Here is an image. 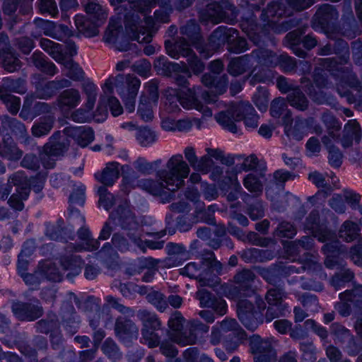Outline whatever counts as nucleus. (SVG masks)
<instances>
[{
	"instance_id": "nucleus-35",
	"label": "nucleus",
	"mask_w": 362,
	"mask_h": 362,
	"mask_svg": "<svg viewBox=\"0 0 362 362\" xmlns=\"http://www.w3.org/2000/svg\"><path fill=\"white\" fill-rule=\"evenodd\" d=\"M250 56L245 54L230 60L228 65V73L234 76L241 75L250 68Z\"/></svg>"
},
{
	"instance_id": "nucleus-4",
	"label": "nucleus",
	"mask_w": 362,
	"mask_h": 362,
	"mask_svg": "<svg viewBox=\"0 0 362 362\" xmlns=\"http://www.w3.org/2000/svg\"><path fill=\"white\" fill-rule=\"evenodd\" d=\"M196 93L195 87L187 88L186 90L168 88L165 90L167 110L169 112L180 110L178 105L180 103L185 109H195L202 112L204 116L211 117L212 115L211 110L197 100Z\"/></svg>"
},
{
	"instance_id": "nucleus-21",
	"label": "nucleus",
	"mask_w": 362,
	"mask_h": 362,
	"mask_svg": "<svg viewBox=\"0 0 362 362\" xmlns=\"http://www.w3.org/2000/svg\"><path fill=\"white\" fill-rule=\"evenodd\" d=\"M237 112L236 120H243L245 125L248 129H255L258 126L259 116L255 110L248 102H239L235 110Z\"/></svg>"
},
{
	"instance_id": "nucleus-64",
	"label": "nucleus",
	"mask_w": 362,
	"mask_h": 362,
	"mask_svg": "<svg viewBox=\"0 0 362 362\" xmlns=\"http://www.w3.org/2000/svg\"><path fill=\"white\" fill-rule=\"evenodd\" d=\"M110 243H106L97 253L98 257L106 264L112 263L118 258V254Z\"/></svg>"
},
{
	"instance_id": "nucleus-49",
	"label": "nucleus",
	"mask_w": 362,
	"mask_h": 362,
	"mask_svg": "<svg viewBox=\"0 0 362 362\" xmlns=\"http://www.w3.org/2000/svg\"><path fill=\"white\" fill-rule=\"evenodd\" d=\"M30 189L28 187L17 189L16 193L13 194L8 201L9 206L17 211H22L24 208L23 201L28 197Z\"/></svg>"
},
{
	"instance_id": "nucleus-7",
	"label": "nucleus",
	"mask_w": 362,
	"mask_h": 362,
	"mask_svg": "<svg viewBox=\"0 0 362 362\" xmlns=\"http://www.w3.org/2000/svg\"><path fill=\"white\" fill-rule=\"evenodd\" d=\"M255 279V273L247 269H244L233 276L234 284H225L223 291L229 298L238 299L247 297L253 293L252 285Z\"/></svg>"
},
{
	"instance_id": "nucleus-62",
	"label": "nucleus",
	"mask_w": 362,
	"mask_h": 362,
	"mask_svg": "<svg viewBox=\"0 0 362 362\" xmlns=\"http://www.w3.org/2000/svg\"><path fill=\"white\" fill-rule=\"evenodd\" d=\"M331 331L335 337V342L339 343L342 345H344V344L349 340L352 335L349 329L338 323H333L331 325Z\"/></svg>"
},
{
	"instance_id": "nucleus-22",
	"label": "nucleus",
	"mask_w": 362,
	"mask_h": 362,
	"mask_svg": "<svg viewBox=\"0 0 362 362\" xmlns=\"http://www.w3.org/2000/svg\"><path fill=\"white\" fill-rule=\"evenodd\" d=\"M64 133L73 138L81 147L87 146L94 139L93 129L87 127H67L64 129Z\"/></svg>"
},
{
	"instance_id": "nucleus-59",
	"label": "nucleus",
	"mask_w": 362,
	"mask_h": 362,
	"mask_svg": "<svg viewBox=\"0 0 362 362\" xmlns=\"http://www.w3.org/2000/svg\"><path fill=\"white\" fill-rule=\"evenodd\" d=\"M144 96L146 100H148L151 103H158L159 93H158V81L156 79H153L144 86V90L141 93L140 97Z\"/></svg>"
},
{
	"instance_id": "nucleus-60",
	"label": "nucleus",
	"mask_w": 362,
	"mask_h": 362,
	"mask_svg": "<svg viewBox=\"0 0 362 362\" xmlns=\"http://www.w3.org/2000/svg\"><path fill=\"white\" fill-rule=\"evenodd\" d=\"M136 138L142 146H147L156 140L154 132L147 127H141L136 129Z\"/></svg>"
},
{
	"instance_id": "nucleus-5",
	"label": "nucleus",
	"mask_w": 362,
	"mask_h": 362,
	"mask_svg": "<svg viewBox=\"0 0 362 362\" xmlns=\"http://www.w3.org/2000/svg\"><path fill=\"white\" fill-rule=\"evenodd\" d=\"M286 15V8L283 0H274L262 10L260 18L267 30L276 33L286 32L293 27L292 21L279 23L280 19Z\"/></svg>"
},
{
	"instance_id": "nucleus-33",
	"label": "nucleus",
	"mask_w": 362,
	"mask_h": 362,
	"mask_svg": "<svg viewBox=\"0 0 362 362\" xmlns=\"http://www.w3.org/2000/svg\"><path fill=\"white\" fill-rule=\"evenodd\" d=\"M359 225L352 221H345L339 230V237L346 243H351L356 240L360 235Z\"/></svg>"
},
{
	"instance_id": "nucleus-10",
	"label": "nucleus",
	"mask_w": 362,
	"mask_h": 362,
	"mask_svg": "<svg viewBox=\"0 0 362 362\" xmlns=\"http://www.w3.org/2000/svg\"><path fill=\"white\" fill-rule=\"evenodd\" d=\"M274 342L273 338H262L259 335L253 334L250 338V346L254 362H276L277 356Z\"/></svg>"
},
{
	"instance_id": "nucleus-55",
	"label": "nucleus",
	"mask_w": 362,
	"mask_h": 362,
	"mask_svg": "<svg viewBox=\"0 0 362 362\" xmlns=\"http://www.w3.org/2000/svg\"><path fill=\"white\" fill-rule=\"evenodd\" d=\"M101 350L105 355L112 361L119 360L122 353L115 341L111 338H107L101 346Z\"/></svg>"
},
{
	"instance_id": "nucleus-37",
	"label": "nucleus",
	"mask_w": 362,
	"mask_h": 362,
	"mask_svg": "<svg viewBox=\"0 0 362 362\" xmlns=\"http://www.w3.org/2000/svg\"><path fill=\"white\" fill-rule=\"evenodd\" d=\"M284 116V122L289 123L291 119V112L287 108L286 101L283 98H277L272 100L270 106V114L273 117L279 118Z\"/></svg>"
},
{
	"instance_id": "nucleus-61",
	"label": "nucleus",
	"mask_w": 362,
	"mask_h": 362,
	"mask_svg": "<svg viewBox=\"0 0 362 362\" xmlns=\"http://www.w3.org/2000/svg\"><path fill=\"white\" fill-rule=\"evenodd\" d=\"M148 303L152 304L160 312H164L168 308L165 296L159 291H153L146 296Z\"/></svg>"
},
{
	"instance_id": "nucleus-31",
	"label": "nucleus",
	"mask_w": 362,
	"mask_h": 362,
	"mask_svg": "<svg viewBox=\"0 0 362 362\" xmlns=\"http://www.w3.org/2000/svg\"><path fill=\"white\" fill-rule=\"evenodd\" d=\"M75 24L80 33L87 37H91L98 35V26L101 23L98 21L93 23L83 16L77 15L75 17Z\"/></svg>"
},
{
	"instance_id": "nucleus-52",
	"label": "nucleus",
	"mask_w": 362,
	"mask_h": 362,
	"mask_svg": "<svg viewBox=\"0 0 362 362\" xmlns=\"http://www.w3.org/2000/svg\"><path fill=\"white\" fill-rule=\"evenodd\" d=\"M73 300L76 304L79 303V300L76 296L74 293H70L69 298L63 302L60 308V315L64 322L67 323L69 321H71L74 319L73 315L75 313V309L73 305Z\"/></svg>"
},
{
	"instance_id": "nucleus-13",
	"label": "nucleus",
	"mask_w": 362,
	"mask_h": 362,
	"mask_svg": "<svg viewBox=\"0 0 362 362\" xmlns=\"http://www.w3.org/2000/svg\"><path fill=\"white\" fill-rule=\"evenodd\" d=\"M180 33L186 36L191 45L206 59L211 57L209 49L205 45L204 39L200 33V28L194 20L189 21L180 28Z\"/></svg>"
},
{
	"instance_id": "nucleus-57",
	"label": "nucleus",
	"mask_w": 362,
	"mask_h": 362,
	"mask_svg": "<svg viewBox=\"0 0 362 362\" xmlns=\"http://www.w3.org/2000/svg\"><path fill=\"white\" fill-rule=\"evenodd\" d=\"M64 221L58 220L55 223H46L45 234L50 240H58L62 238L64 234Z\"/></svg>"
},
{
	"instance_id": "nucleus-36",
	"label": "nucleus",
	"mask_w": 362,
	"mask_h": 362,
	"mask_svg": "<svg viewBox=\"0 0 362 362\" xmlns=\"http://www.w3.org/2000/svg\"><path fill=\"white\" fill-rule=\"evenodd\" d=\"M54 118L53 117H40L31 128L32 135L37 138L47 135L54 127Z\"/></svg>"
},
{
	"instance_id": "nucleus-41",
	"label": "nucleus",
	"mask_w": 362,
	"mask_h": 362,
	"mask_svg": "<svg viewBox=\"0 0 362 362\" xmlns=\"http://www.w3.org/2000/svg\"><path fill=\"white\" fill-rule=\"evenodd\" d=\"M66 69V76L74 81H82L85 78V72L79 64L72 59L66 58L61 63Z\"/></svg>"
},
{
	"instance_id": "nucleus-47",
	"label": "nucleus",
	"mask_w": 362,
	"mask_h": 362,
	"mask_svg": "<svg viewBox=\"0 0 362 362\" xmlns=\"http://www.w3.org/2000/svg\"><path fill=\"white\" fill-rule=\"evenodd\" d=\"M35 327L38 332L43 334L50 333V334H52V333L59 331L60 325L57 317L53 316L40 320L35 324Z\"/></svg>"
},
{
	"instance_id": "nucleus-42",
	"label": "nucleus",
	"mask_w": 362,
	"mask_h": 362,
	"mask_svg": "<svg viewBox=\"0 0 362 362\" xmlns=\"http://www.w3.org/2000/svg\"><path fill=\"white\" fill-rule=\"evenodd\" d=\"M250 57L257 63L267 66L276 65L278 61V57L274 52L264 49L254 50Z\"/></svg>"
},
{
	"instance_id": "nucleus-58",
	"label": "nucleus",
	"mask_w": 362,
	"mask_h": 362,
	"mask_svg": "<svg viewBox=\"0 0 362 362\" xmlns=\"http://www.w3.org/2000/svg\"><path fill=\"white\" fill-rule=\"evenodd\" d=\"M144 96L140 97L139 103L138 106L137 113L140 117L145 122L152 120L153 117V106L156 105V103H151L146 100Z\"/></svg>"
},
{
	"instance_id": "nucleus-53",
	"label": "nucleus",
	"mask_w": 362,
	"mask_h": 362,
	"mask_svg": "<svg viewBox=\"0 0 362 362\" xmlns=\"http://www.w3.org/2000/svg\"><path fill=\"white\" fill-rule=\"evenodd\" d=\"M238 318L243 325L251 331L255 330L260 324L263 323L264 321L262 315L258 312L251 313L247 315L242 313L240 314V317H238Z\"/></svg>"
},
{
	"instance_id": "nucleus-43",
	"label": "nucleus",
	"mask_w": 362,
	"mask_h": 362,
	"mask_svg": "<svg viewBox=\"0 0 362 362\" xmlns=\"http://www.w3.org/2000/svg\"><path fill=\"white\" fill-rule=\"evenodd\" d=\"M85 11L100 23H103L107 17V11L98 0H88L85 5Z\"/></svg>"
},
{
	"instance_id": "nucleus-8",
	"label": "nucleus",
	"mask_w": 362,
	"mask_h": 362,
	"mask_svg": "<svg viewBox=\"0 0 362 362\" xmlns=\"http://www.w3.org/2000/svg\"><path fill=\"white\" fill-rule=\"evenodd\" d=\"M70 223L74 226L76 225L80 228L77 232L78 238L85 241L86 246L83 247L80 244L74 245L70 244L66 247L67 252H80L83 250L93 251L96 250L100 247V243L98 240L91 238V233L88 228L84 227L85 218L78 211H71L69 217Z\"/></svg>"
},
{
	"instance_id": "nucleus-54",
	"label": "nucleus",
	"mask_w": 362,
	"mask_h": 362,
	"mask_svg": "<svg viewBox=\"0 0 362 362\" xmlns=\"http://www.w3.org/2000/svg\"><path fill=\"white\" fill-rule=\"evenodd\" d=\"M159 329H141V342L144 344H146L150 349L158 347L160 341V337L156 332Z\"/></svg>"
},
{
	"instance_id": "nucleus-40",
	"label": "nucleus",
	"mask_w": 362,
	"mask_h": 362,
	"mask_svg": "<svg viewBox=\"0 0 362 362\" xmlns=\"http://www.w3.org/2000/svg\"><path fill=\"white\" fill-rule=\"evenodd\" d=\"M168 337L172 341L182 346L195 344L198 340V336L192 334L188 327L185 331L170 332Z\"/></svg>"
},
{
	"instance_id": "nucleus-39",
	"label": "nucleus",
	"mask_w": 362,
	"mask_h": 362,
	"mask_svg": "<svg viewBox=\"0 0 362 362\" xmlns=\"http://www.w3.org/2000/svg\"><path fill=\"white\" fill-rule=\"evenodd\" d=\"M317 240L322 243H326L322 247V250L326 255H334L338 253L341 248V243L339 240H333L334 236L330 231L324 230L317 236Z\"/></svg>"
},
{
	"instance_id": "nucleus-16",
	"label": "nucleus",
	"mask_w": 362,
	"mask_h": 362,
	"mask_svg": "<svg viewBox=\"0 0 362 362\" xmlns=\"http://www.w3.org/2000/svg\"><path fill=\"white\" fill-rule=\"evenodd\" d=\"M12 310L20 320L34 321L43 315V308L39 305L30 303L17 302L13 304Z\"/></svg>"
},
{
	"instance_id": "nucleus-19",
	"label": "nucleus",
	"mask_w": 362,
	"mask_h": 362,
	"mask_svg": "<svg viewBox=\"0 0 362 362\" xmlns=\"http://www.w3.org/2000/svg\"><path fill=\"white\" fill-rule=\"evenodd\" d=\"M1 127L4 130L10 129L20 141L25 145H29L32 139L29 136L26 127L23 123L16 118L10 117L7 115L1 119Z\"/></svg>"
},
{
	"instance_id": "nucleus-18",
	"label": "nucleus",
	"mask_w": 362,
	"mask_h": 362,
	"mask_svg": "<svg viewBox=\"0 0 362 362\" xmlns=\"http://www.w3.org/2000/svg\"><path fill=\"white\" fill-rule=\"evenodd\" d=\"M238 30L232 28H227L225 26H219L210 35L208 44L205 43V45L209 49L211 56L213 52L218 49L220 47L223 45L226 42H229L231 38L236 35Z\"/></svg>"
},
{
	"instance_id": "nucleus-50",
	"label": "nucleus",
	"mask_w": 362,
	"mask_h": 362,
	"mask_svg": "<svg viewBox=\"0 0 362 362\" xmlns=\"http://www.w3.org/2000/svg\"><path fill=\"white\" fill-rule=\"evenodd\" d=\"M81 88L86 97L85 106L89 110H93L97 98L96 85L90 80H87L81 84Z\"/></svg>"
},
{
	"instance_id": "nucleus-26",
	"label": "nucleus",
	"mask_w": 362,
	"mask_h": 362,
	"mask_svg": "<svg viewBox=\"0 0 362 362\" xmlns=\"http://www.w3.org/2000/svg\"><path fill=\"white\" fill-rule=\"evenodd\" d=\"M361 127L356 119H350L344 125L343 136L341 139L344 148H348L352 145L353 141L358 142L361 136Z\"/></svg>"
},
{
	"instance_id": "nucleus-6",
	"label": "nucleus",
	"mask_w": 362,
	"mask_h": 362,
	"mask_svg": "<svg viewBox=\"0 0 362 362\" xmlns=\"http://www.w3.org/2000/svg\"><path fill=\"white\" fill-rule=\"evenodd\" d=\"M238 12L235 7L226 0H216L209 4L206 8L201 12L202 21L213 24L225 22L233 24L236 21Z\"/></svg>"
},
{
	"instance_id": "nucleus-34",
	"label": "nucleus",
	"mask_w": 362,
	"mask_h": 362,
	"mask_svg": "<svg viewBox=\"0 0 362 362\" xmlns=\"http://www.w3.org/2000/svg\"><path fill=\"white\" fill-rule=\"evenodd\" d=\"M136 316L141 322V329H161L162 322L155 313L143 309L137 312Z\"/></svg>"
},
{
	"instance_id": "nucleus-63",
	"label": "nucleus",
	"mask_w": 362,
	"mask_h": 362,
	"mask_svg": "<svg viewBox=\"0 0 362 362\" xmlns=\"http://www.w3.org/2000/svg\"><path fill=\"white\" fill-rule=\"evenodd\" d=\"M297 233L296 228L290 222L281 221L279 223L274 234L279 238H292Z\"/></svg>"
},
{
	"instance_id": "nucleus-9",
	"label": "nucleus",
	"mask_w": 362,
	"mask_h": 362,
	"mask_svg": "<svg viewBox=\"0 0 362 362\" xmlns=\"http://www.w3.org/2000/svg\"><path fill=\"white\" fill-rule=\"evenodd\" d=\"M71 84L70 80L64 78L49 81L45 83H38L35 86V93L26 95L23 107L31 105L36 98L49 100L54 97L59 90L70 88Z\"/></svg>"
},
{
	"instance_id": "nucleus-2",
	"label": "nucleus",
	"mask_w": 362,
	"mask_h": 362,
	"mask_svg": "<svg viewBox=\"0 0 362 362\" xmlns=\"http://www.w3.org/2000/svg\"><path fill=\"white\" fill-rule=\"evenodd\" d=\"M141 0H125L133 11H130L124 17V28L127 35L132 40L139 43H148L152 40V29L154 19L147 16L144 9H140Z\"/></svg>"
},
{
	"instance_id": "nucleus-14",
	"label": "nucleus",
	"mask_w": 362,
	"mask_h": 362,
	"mask_svg": "<svg viewBox=\"0 0 362 362\" xmlns=\"http://www.w3.org/2000/svg\"><path fill=\"white\" fill-rule=\"evenodd\" d=\"M180 274L197 279L201 286H211L214 284L213 275L209 269L205 267V262L202 259L200 264L196 262L188 263L180 269Z\"/></svg>"
},
{
	"instance_id": "nucleus-51",
	"label": "nucleus",
	"mask_w": 362,
	"mask_h": 362,
	"mask_svg": "<svg viewBox=\"0 0 362 362\" xmlns=\"http://www.w3.org/2000/svg\"><path fill=\"white\" fill-rule=\"evenodd\" d=\"M60 263L64 270H72L74 274L80 271L83 261L80 256L76 255H65L60 258Z\"/></svg>"
},
{
	"instance_id": "nucleus-25",
	"label": "nucleus",
	"mask_w": 362,
	"mask_h": 362,
	"mask_svg": "<svg viewBox=\"0 0 362 362\" xmlns=\"http://www.w3.org/2000/svg\"><path fill=\"white\" fill-rule=\"evenodd\" d=\"M237 107L238 103H231L226 111L220 112L215 115V119L220 125L234 134L238 133V127L235 124V122H238L236 120L238 111L235 110Z\"/></svg>"
},
{
	"instance_id": "nucleus-29",
	"label": "nucleus",
	"mask_w": 362,
	"mask_h": 362,
	"mask_svg": "<svg viewBox=\"0 0 362 362\" xmlns=\"http://www.w3.org/2000/svg\"><path fill=\"white\" fill-rule=\"evenodd\" d=\"M119 166L117 162L107 163L101 173L95 175V178L105 187L113 185L119 176Z\"/></svg>"
},
{
	"instance_id": "nucleus-1",
	"label": "nucleus",
	"mask_w": 362,
	"mask_h": 362,
	"mask_svg": "<svg viewBox=\"0 0 362 362\" xmlns=\"http://www.w3.org/2000/svg\"><path fill=\"white\" fill-rule=\"evenodd\" d=\"M167 170L157 173L158 180L141 179L138 187L153 196L161 197L163 202H170L174 199V192L185 184V179L189 174L188 164L182 154L173 156L166 163Z\"/></svg>"
},
{
	"instance_id": "nucleus-44",
	"label": "nucleus",
	"mask_w": 362,
	"mask_h": 362,
	"mask_svg": "<svg viewBox=\"0 0 362 362\" xmlns=\"http://www.w3.org/2000/svg\"><path fill=\"white\" fill-rule=\"evenodd\" d=\"M287 100L292 107L300 111H304L308 107V100L298 88L288 94Z\"/></svg>"
},
{
	"instance_id": "nucleus-27",
	"label": "nucleus",
	"mask_w": 362,
	"mask_h": 362,
	"mask_svg": "<svg viewBox=\"0 0 362 362\" xmlns=\"http://www.w3.org/2000/svg\"><path fill=\"white\" fill-rule=\"evenodd\" d=\"M58 96L57 99L59 107L74 109L81 102V95L80 91L74 88H66Z\"/></svg>"
},
{
	"instance_id": "nucleus-56",
	"label": "nucleus",
	"mask_w": 362,
	"mask_h": 362,
	"mask_svg": "<svg viewBox=\"0 0 362 362\" xmlns=\"http://www.w3.org/2000/svg\"><path fill=\"white\" fill-rule=\"evenodd\" d=\"M261 173L259 176L255 174H248L243 180L244 187L250 192L259 194L263 190V184L262 183L259 177H262Z\"/></svg>"
},
{
	"instance_id": "nucleus-30",
	"label": "nucleus",
	"mask_w": 362,
	"mask_h": 362,
	"mask_svg": "<svg viewBox=\"0 0 362 362\" xmlns=\"http://www.w3.org/2000/svg\"><path fill=\"white\" fill-rule=\"evenodd\" d=\"M2 67L8 72L12 73L21 69L22 62L12 47L1 49L0 52Z\"/></svg>"
},
{
	"instance_id": "nucleus-24",
	"label": "nucleus",
	"mask_w": 362,
	"mask_h": 362,
	"mask_svg": "<svg viewBox=\"0 0 362 362\" xmlns=\"http://www.w3.org/2000/svg\"><path fill=\"white\" fill-rule=\"evenodd\" d=\"M191 42L189 43L185 37H178L175 42L166 41L165 42V47L166 52L169 56L174 59H178L180 56L187 57L194 51L190 47Z\"/></svg>"
},
{
	"instance_id": "nucleus-11",
	"label": "nucleus",
	"mask_w": 362,
	"mask_h": 362,
	"mask_svg": "<svg viewBox=\"0 0 362 362\" xmlns=\"http://www.w3.org/2000/svg\"><path fill=\"white\" fill-rule=\"evenodd\" d=\"M116 225H119L122 228L129 230L127 237L130 241L139 245L141 242L139 235L134 231L138 224L131 209L127 205H119L110 215Z\"/></svg>"
},
{
	"instance_id": "nucleus-15",
	"label": "nucleus",
	"mask_w": 362,
	"mask_h": 362,
	"mask_svg": "<svg viewBox=\"0 0 362 362\" xmlns=\"http://www.w3.org/2000/svg\"><path fill=\"white\" fill-rule=\"evenodd\" d=\"M115 335L124 343L130 344L139 335V327L130 319L119 317L115 324Z\"/></svg>"
},
{
	"instance_id": "nucleus-23",
	"label": "nucleus",
	"mask_w": 362,
	"mask_h": 362,
	"mask_svg": "<svg viewBox=\"0 0 362 362\" xmlns=\"http://www.w3.org/2000/svg\"><path fill=\"white\" fill-rule=\"evenodd\" d=\"M23 152L18 148L13 139L5 135L0 143V156L11 161H17L23 156Z\"/></svg>"
},
{
	"instance_id": "nucleus-45",
	"label": "nucleus",
	"mask_w": 362,
	"mask_h": 362,
	"mask_svg": "<svg viewBox=\"0 0 362 362\" xmlns=\"http://www.w3.org/2000/svg\"><path fill=\"white\" fill-rule=\"evenodd\" d=\"M351 294L349 292H341L339 294V301L334 305V309L342 317H348L351 314V305L354 301L350 298Z\"/></svg>"
},
{
	"instance_id": "nucleus-20",
	"label": "nucleus",
	"mask_w": 362,
	"mask_h": 362,
	"mask_svg": "<svg viewBox=\"0 0 362 362\" xmlns=\"http://www.w3.org/2000/svg\"><path fill=\"white\" fill-rule=\"evenodd\" d=\"M338 18L339 13L334 6L327 4H322L317 10L313 17V27L317 25L325 29L330 23L336 21Z\"/></svg>"
},
{
	"instance_id": "nucleus-48",
	"label": "nucleus",
	"mask_w": 362,
	"mask_h": 362,
	"mask_svg": "<svg viewBox=\"0 0 362 362\" xmlns=\"http://www.w3.org/2000/svg\"><path fill=\"white\" fill-rule=\"evenodd\" d=\"M38 267L42 274V279H47L53 281H60L62 280V275L52 262H43Z\"/></svg>"
},
{
	"instance_id": "nucleus-32",
	"label": "nucleus",
	"mask_w": 362,
	"mask_h": 362,
	"mask_svg": "<svg viewBox=\"0 0 362 362\" xmlns=\"http://www.w3.org/2000/svg\"><path fill=\"white\" fill-rule=\"evenodd\" d=\"M26 92L25 82L21 78H4L0 83V94L16 93L24 94Z\"/></svg>"
},
{
	"instance_id": "nucleus-17",
	"label": "nucleus",
	"mask_w": 362,
	"mask_h": 362,
	"mask_svg": "<svg viewBox=\"0 0 362 362\" xmlns=\"http://www.w3.org/2000/svg\"><path fill=\"white\" fill-rule=\"evenodd\" d=\"M69 145V141L64 138L59 131H57L49 137V141L43 146L42 150L46 155L58 158L64 155Z\"/></svg>"
},
{
	"instance_id": "nucleus-12",
	"label": "nucleus",
	"mask_w": 362,
	"mask_h": 362,
	"mask_svg": "<svg viewBox=\"0 0 362 362\" xmlns=\"http://www.w3.org/2000/svg\"><path fill=\"white\" fill-rule=\"evenodd\" d=\"M103 41L112 45L113 47L121 52L130 49V43L124 35L121 24V19L118 17L111 18L109 25L105 32Z\"/></svg>"
},
{
	"instance_id": "nucleus-46",
	"label": "nucleus",
	"mask_w": 362,
	"mask_h": 362,
	"mask_svg": "<svg viewBox=\"0 0 362 362\" xmlns=\"http://www.w3.org/2000/svg\"><path fill=\"white\" fill-rule=\"evenodd\" d=\"M155 69L165 76H170L173 72L177 71L180 66L177 63L170 62L166 57L160 56L154 62Z\"/></svg>"
},
{
	"instance_id": "nucleus-3",
	"label": "nucleus",
	"mask_w": 362,
	"mask_h": 362,
	"mask_svg": "<svg viewBox=\"0 0 362 362\" xmlns=\"http://www.w3.org/2000/svg\"><path fill=\"white\" fill-rule=\"evenodd\" d=\"M140 80L131 74L110 76L102 86L105 94L112 95L115 89L124 104L126 110L132 112L135 110V101L139 88Z\"/></svg>"
},
{
	"instance_id": "nucleus-38",
	"label": "nucleus",
	"mask_w": 362,
	"mask_h": 362,
	"mask_svg": "<svg viewBox=\"0 0 362 362\" xmlns=\"http://www.w3.org/2000/svg\"><path fill=\"white\" fill-rule=\"evenodd\" d=\"M354 278V273L351 269L343 267L331 277L329 283L337 291L344 288L346 284L352 281Z\"/></svg>"
},
{
	"instance_id": "nucleus-28",
	"label": "nucleus",
	"mask_w": 362,
	"mask_h": 362,
	"mask_svg": "<svg viewBox=\"0 0 362 362\" xmlns=\"http://www.w3.org/2000/svg\"><path fill=\"white\" fill-rule=\"evenodd\" d=\"M40 47L57 63L61 64L66 58L63 45L47 38L40 40Z\"/></svg>"
}]
</instances>
